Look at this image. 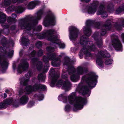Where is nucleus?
<instances>
[{
    "instance_id": "obj_1",
    "label": "nucleus",
    "mask_w": 124,
    "mask_h": 124,
    "mask_svg": "<svg viewBox=\"0 0 124 124\" xmlns=\"http://www.w3.org/2000/svg\"><path fill=\"white\" fill-rule=\"evenodd\" d=\"M98 76L96 75L94 73L90 72L85 75L83 76L82 80L88 85L82 86L79 85L77 90L82 93L83 95H87L88 96L90 95L91 91L90 90L88 87L90 89L94 87L96 85L97 82Z\"/></svg>"
},
{
    "instance_id": "obj_2",
    "label": "nucleus",
    "mask_w": 124,
    "mask_h": 124,
    "mask_svg": "<svg viewBox=\"0 0 124 124\" xmlns=\"http://www.w3.org/2000/svg\"><path fill=\"white\" fill-rule=\"evenodd\" d=\"M43 9H41L37 12V16L22 19L19 20V25L22 28L30 31L34 28L38 23V20L41 19L44 13Z\"/></svg>"
},
{
    "instance_id": "obj_3",
    "label": "nucleus",
    "mask_w": 124,
    "mask_h": 124,
    "mask_svg": "<svg viewBox=\"0 0 124 124\" xmlns=\"http://www.w3.org/2000/svg\"><path fill=\"white\" fill-rule=\"evenodd\" d=\"M68 99L69 103L70 104H73L75 102L73 108L74 111L81 110L83 108L84 105H86L87 103V99L86 98L80 97L77 98L75 93H72L69 96Z\"/></svg>"
},
{
    "instance_id": "obj_4",
    "label": "nucleus",
    "mask_w": 124,
    "mask_h": 124,
    "mask_svg": "<svg viewBox=\"0 0 124 124\" xmlns=\"http://www.w3.org/2000/svg\"><path fill=\"white\" fill-rule=\"evenodd\" d=\"M90 42L89 39L87 37L83 35L80 38V43L82 45L83 48L80 50L78 54V55L80 59L83 58L84 54L85 55V59H87L89 57H91L92 55L91 53L89 52L87 50L86 46H87L88 42Z\"/></svg>"
},
{
    "instance_id": "obj_5",
    "label": "nucleus",
    "mask_w": 124,
    "mask_h": 124,
    "mask_svg": "<svg viewBox=\"0 0 124 124\" xmlns=\"http://www.w3.org/2000/svg\"><path fill=\"white\" fill-rule=\"evenodd\" d=\"M96 28L97 29H101L100 34L101 36H104L108 31H109L111 29L112 26L111 21L109 19H108L106 21L105 23L102 26L100 22L94 23V24Z\"/></svg>"
},
{
    "instance_id": "obj_6",
    "label": "nucleus",
    "mask_w": 124,
    "mask_h": 124,
    "mask_svg": "<svg viewBox=\"0 0 124 124\" xmlns=\"http://www.w3.org/2000/svg\"><path fill=\"white\" fill-rule=\"evenodd\" d=\"M74 63V61L71 59L68 56L64 58L63 65L65 66L66 68L70 70L69 74H73L75 72V69L73 66Z\"/></svg>"
},
{
    "instance_id": "obj_7",
    "label": "nucleus",
    "mask_w": 124,
    "mask_h": 124,
    "mask_svg": "<svg viewBox=\"0 0 124 124\" xmlns=\"http://www.w3.org/2000/svg\"><path fill=\"white\" fill-rule=\"evenodd\" d=\"M55 17L54 15L52 13L50 14L47 15L44 18L43 24L46 27H48L50 25L54 26L55 25Z\"/></svg>"
},
{
    "instance_id": "obj_8",
    "label": "nucleus",
    "mask_w": 124,
    "mask_h": 124,
    "mask_svg": "<svg viewBox=\"0 0 124 124\" xmlns=\"http://www.w3.org/2000/svg\"><path fill=\"white\" fill-rule=\"evenodd\" d=\"M69 31L70 32L69 38L70 40H75L78 38L79 33V30L73 26L69 27Z\"/></svg>"
},
{
    "instance_id": "obj_9",
    "label": "nucleus",
    "mask_w": 124,
    "mask_h": 124,
    "mask_svg": "<svg viewBox=\"0 0 124 124\" xmlns=\"http://www.w3.org/2000/svg\"><path fill=\"white\" fill-rule=\"evenodd\" d=\"M86 27L83 29V32L85 35H83L88 38L91 35L92 32L90 27L94 25V22L92 20H89L86 21Z\"/></svg>"
},
{
    "instance_id": "obj_10",
    "label": "nucleus",
    "mask_w": 124,
    "mask_h": 124,
    "mask_svg": "<svg viewBox=\"0 0 124 124\" xmlns=\"http://www.w3.org/2000/svg\"><path fill=\"white\" fill-rule=\"evenodd\" d=\"M21 64L18 66L17 71L18 72L21 73L23 72L21 69L23 71H25L27 70L29 67V64L27 61V59H23L21 61Z\"/></svg>"
},
{
    "instance_id": "obj_11",
    "label": "nucleus",
    "mask_w": 124,
    "mask_h": 124,
    "mask_svg": "<svg viewBox=\"0 0 124 124\" xmlns=\"http://www.w3.org/2000/svg\"><path fill=\"white\" fill-rule=\"evenodd\" d=\"M112 45L116 50L118 51L122 50V45L118 37H116L112 39Z\"/></svg>"
},
{
    "instance_id": "obj_12",
    "label": "nucleus",
    "mask_w": 124,
    "mask_h": 124,
    "mask_svg": "<svg viewBox=\"0 0 124 124\" xmlns=\"http://www.w3.org/2000/svg\"><path fill=\"white\" fill-rule=\"evenodd\" d=\"M29 99L28 97L25 95L22 96L19 99V102L16 101L14 103V106L16 107H18L20 104L22 105H24L26 104L28 102Z\"/></svg>"
},
{
    "instance_id": "obj_13",
    "label": "nucleus",
    "mask_w": 124,
    "mask_h": 124,
    "mask_svg": "<svg viewBox=\"0 0 124 124\" xmlns=\"http://www.w3.org/2000/svg\"><path fill=\"white\" fill-rule=\"evenodd\" d=\"M105 8L103 4H101L99 7L98 11L97 12V15H102L103 18H106L108 16V15L105 10Z\"/></svg>"
},
{
    "instance_id": "obj_14",
    "label": "nucleus",
    "mask_w": 124,
    "mask_h": 124,
    "mask_svg": "<svg viewBox=\"0 0 124 124\" xmlns=\"http://www.w3.org/2000/svg\"><path fill=\"white\" fill-rule=\"evenodd\" d=\"M97 6L95 3H93L89 6L87 9V12L90 14H94L96 11Z\"/></svg>"
},
{
    "instance_id": "obj_15",
    "label": "nucleus",
    "mask_w": 124,
    "mask_h": 124,
    "mask_svg": "<svg viewBox=\"0 0 124 124\" xmlns=\"http://www.w3.org/2000/svg\"><path fill=\"white\" fill-rule=\"evenodd\" d=\"M24 8L21 5L17 7L14 6H11L10 9L11 11H15L17 14L22 13L24 11Z\"/></svg>"
},
{
    "instance_id": "obj_16",
    "label": "nucleus",
    "mask_w": 124,
    "mask_h": 124,
    "mask_svg": "<svg viewBox=\"0 0 124 124\" xmlns=\"http://www.w3.org/2000/svg\"><path fill=\"white\" fill-rule=\"evenodd\" d=\"M88 71V69L87 68L80 66L78 67L77 70V73L79 75H82L84 73H86Z\"/></svg>"
},
{
    "instance_id": "obj_17",
    "label": "nucleus",
    "mask_w": 124,
    "mask_h": 124,
    "mask_svg": "<svg viewBox=\"0 0 124 124\" xmlns=\"http://www.w3.org/2000/svg\"><path fill=\"white\" fill-rule=\"evenodd\" d=\"M53 32V29H49L47 30L44 34L38 35V36L40 39H42L45 37H47L48 40V38L50 36V35H51Z\"/></svg>"
},
{
    "instance_id": "obj_18",
    "label": "nucleus",
    "mask_w": 124,
    "mask_h": 124,
    "mask_svg": "<svg viewBox=\"0 0 124 124\" xmlns=\"http://www.w3.org/2000/svg\"><path fill=\"white\" fill-rule=\"evenodd\" d=\"M53 32L48 38V40L57 44L58 43H60V40L57 38L56 36L53 34H54V30H53Z\"/></svg>"
},
{
    "instance_id": "obj_19",
    "label": "nucleus",
    "mask_w": 124,
    "mask_h": 124,
    "mask_svg": "<svg viewBox=\"0 0 124 124\" xmlns=\"http://www.w3.org/2000/svg\"><path fill=\"white\" fill-rule=\"evenodd\" d=\"M94 39L97 41L96 44L97 46L99 48L101 47L103 45L102 39L101 38H98V36L95 34L93 35Z\"/></svg>"
},
{
    "instance_id": "obj_20",
    "label": "nucleus",
    "mask_w": 124,
    "mask_h": 124,
    "mask_svg": "<svg viewBox=\"0 0 124 124\" xmlns=\"http://www.w3.org/2000/svg\"><path fill=\"white\" fill-rule=\"evenodd\" d=\"M59 77V76L57 74H54L51 76L52 80L50 83V85L51 87H54V86Z\"/></svg>"
},
{
    "instance_id": "obj_21",
    "label": "nucleus",
    "mask_w": 124,
    "mask_h": 124,
    "mask_svg": "<svg viewBox=\"0 0 124 124\" xmlns=\"http://www.w3.org/2000/svg\"><path fill=\"white\" fill-rule=\"evenodd\" d=\"M71 86V84L70 81H63L62 88L64 89L65 91H67L69 90Z\"/></svg>"
},
{
    "instance_id": "obj_22",
    "label": "nucleus",
    "mask_w": 124,
    "mask_h": 124,
    "mask_svg": "<svg viewBox=\"0 0 124 124\" xmlns=\"http://www.w3.org/2000/svg\"><path fill=\"white\" fill-rule=\"evenodd\" d=\"M99 53L101 57L103 58H109L110 57L109 54L106 50L100 51Z\"/></svg>"
},
{
    "instance_id": "obj_23",
    "label": "nucleus",
    "mask_w": 124,
    "mask_h": 124,
    "mask_svg": "<svg viewBox=\"0 0 124 124\" xmlns=\"http://www.w3.org/2000/svg\"><path fill=\"white\" fill-rule=\"evenodd\" d=\"M1 65L2 69V71L5 72L8 68V63L6 61L4 60L1 63Z\"/></svg>"
},
{
    "instance_id": "obj_24",
    "label": "nucleus",
    "mask_w": 124,
    "mask_h": 124,
    "mask_svg": "<svg viewBox=\"0 0 124 124\" xmlns=\"http://www.w3.org/2000/svg\"><path fill=\"white\" fill-rule=\"evenodd\" d=\"M60 60L59 58L52 61L51 63L52 65L54 67H57L60 66Z\"/></svg>"
},
{
    "instance_id": "obj_25",
    "label": "nucleus",
    "mask_w": 124,
    "mask_h": 124,
    "mask_svg": "<svg viewBox=\"0 0 124 124\" xmlns=\"http://www.w3.org/2000/svg\"><path fill=\"white\" fill-rule=\"evenodd\" d=\"M6 20V15L2 12L0 11V23L5 22Z\"/></svg>"
},
{
    "instance_id": "obj_26",
    "label": "nucleus",
    "mask_w": 124,
    "mask_h": 124,
    "mask_svg": "<svg viewBox=\"0 0 124 124\" xmlns=\"http://www.w3.org/2000/svg\"><path fill=\"white\" fill-rule=\"evenodd\" d=\"M80 76L78 74H73L70 77L71 80L73 82H76L80 78Z\"/></svg>"
},
{
    "instance_id": "obj_27",
    "label": "nucleus",
    "mask_w": 124,
    "mask_h": 124,
    "mask_svg": "<svg viewBox=\"0 0 124 124\" xmlns=\"http://www.w3.org/2000/svg\"><path fill=\"white\" fill-rule=\"evenodd\" d=\"M58 98L59 101H62L64 103H66L67 101V96L65 95L64 94L59 95Z\"/></svg>"
},
{
    "instance_id": "obj_28",
    "label": "nucleus",
    "mask_w": 124,
    "mask_h": 124,
    "mask_svg": "<svg viewBox=\"0 0 124 124\" xmlns=\"http://www.w3.org/2000/svg\"><path fill=\"white\" fill-rule=\"evenodd\" d=\"M96 61L97 64L101 68H102L103 67V62L101 57L100 56H98Z\"/></svg>"
},
{
    "instance_id": "obj_29",
    "label": "nucleus",
    "mask_w": 124,
    "mask_h": 124,
    "mask_svg": "<svg viewBox=\"0 0 124 124\" xmlns=\"http://www.w3.org/2000/svg\"><path fill=\"white\" fill-rule=\"evenodd\" d=\"M25 90L28 94L34 92L32 90V86L31 85H29L26 86Z\"/></svg>"
},
{
    "instance_id": "obj_30",
    "label": "nucleus",
    "mask_w": 124,
    "mask_h": 124,
    "mask_svg": "<svg viewBox=\"0 0 124 124\" xmlns=\"http://www.w3.org/2000/svg\"><path fill=\"white\" fill-rule=\"evenodd\" d=\"M48 56L49 58V60L53 61L55 59H56L59 58H56V55L54 53H50L48 54Z\"/></svg>"
},
{
    "instance_id": "obj_31",
    "label": "nucleus",
    "mask_w": 124,
    "mask_h": 124,
    "mask_svg": "<svg viewBox=\"0 0 124 124\" xmlns=\"http://www.w3.org/2000/svg\"><path fill=\"white\" fill-rule=\"evenodd\" d=\"M12 102V100L11 99H10V98L7 99L4 101V103H3L5 105H4V107L3 108H4V109H5L6 108V104L8 105H9L10 104H11Z\"/></svg>"
},
{
    "instance_id": "obj_32",
    "label": "nucleus",
    "mask_w": 124,
    "mask_h": 124,
    "mask_svg": "<svg viewBox=\"0 0 124 124\" xmlns=\"http://www.w3.org/2000/svg\"><path fill=\"white\" fill-rule=\"evenodd\" d=\"M40 85V83H36L32 85V90L34 92H36L39 90V86Z\"/></svg>"
},
{
    "instance_id": "obj_33",
    "label": "nucleus",
    "mask_w": 124,
    "mask_h": 124,
    "mask_svg": "<svg viewBox=\"0 0 124 124\" xmlns=\"http://www.w3.org/2000/svg\"><path fill=\"white\" fill-rule=\"evenodd\" d=\"M124 11V5L122 6H119L117 8L116 11V14H118L121 13L123 11Z\"/></svg>"
},
{
    "instance_id": "obj_34",
    "label": "nucleus",
    "mask_w": 124,
    "mask_h": 124,
    "mask_svg": "<svg viewBox=\"0 0 124 124\" xmlns=\"http://www.w3.org/2000/svg\"><path fill=\"white\" fill-rule=\"evenodd\" d=\"M36 66L37 70L40 71L43 67V65L41 61H39L36 64Z\"/></svg>"
},
{
    "instance_id": "obj_35",
    "label": "nucleus",
    "mask_w": 124,
    "mask_h": 124,
    "mask_svg": "<svg viewBox=\"0 0 124 124\" xmlns=\"http://www.w3.org/2000/svg\"><path fill=\"white\" fill-rule=\"evenodd\" d=\"M38 78L39 82H42L45 81V76L42 73H40L38 75Z\"/></svg>"
},
{
    "instance_id": "obj_36",
    "label": "nucleus",
    "mask_w": 124,
    "mask_h": 124,
    "mask_svg": "<svg viewBox=\"0 0 124 124\" xmlns=\"http://www.w3.org/2000/svg\"><path fill=\"white\" fill-rule=\"evenodd\" d=\"M49 59L48 56L47 57L45 55L43 56V61L45 63V66H48L49 65Z\"/></svg>"
},
{
    "instance_id": "obj_37",
    "label": "nucleus",
    "mask_w": 124,
    "mask_h": 124,
    "mask_svg": "<svg viewBox=\"0 0 124 124\" xmlns=\"http://www.w3.org/2000/svg\"><path fill=\"white\" fill-rule=\"evenodd\" d=\"M7 21L10 24L12 23H15L16 21V19L13 18L11 17H8L7 19Z\"/></svg>"
},
{
    "instance_id": "obj_38",
    "label": "nucleus",
    "mask_w": 124,
    "mask_h": 124,
    "mask_svg": "<svg viewBox=\"0 0 124 124\" xmlns=\"http://www.w3.org/2000/svg\"><path fill=\"white\" fill-rule=\"evenodd\" d=\"M28 39L25 37L23 38L22 40V43L25 46H27L29 43V42L27 40Z\"/></svg>"
},
{
    "instance_id": "obj_39",
    "label": "nucleus",
    "mask_w": 124,
    "mask_h": 124,
    "mask_svg": "<svg viewBox=\"0 0 124 124\" xmlns=\"http://www.w3.org/2000/svg\"><path fill=\"white\" fill-rule=\"evenodd\" d=\"M35 4L33 2V1H32L30 2L28 5L27 7L29 9H32L35 7Z\"/></svg>"
},
{
    "instance_id": "obj_40",
    "label": "nucleus",
    "mask_w": 124,
    "mask_h": 124,
    "mask_svg": "<svg viewBox=\"0 0 124 124\" xmlns=\"http://www.w3.org/2000/svg\"><path fill=\"white\" fill-rule=\"evenodd\" d=\"M38 59L37 57H34L31 59V62L33 65H36L38 61Z\"/></svg>"
},
{
    "instance_id": "obj_41",
    "label": "nucleus",
    "mask_w": 124,
    "mask_h": 124,
    "mask_svg": "<svg viewBox=\"0 0 124 124\" xmlns=\"http://www.w3.org/2000/svg\"><path fill=\"white\" fill-rule=\"evenodd\" d=\"M114 9V7L113 4L112 3H110L108 5L107 9L110 12H111L113 11Z\"/></svg>"
},
{
    "instance_id": "obj_42",
    "label": "nucleus",
    "mask_w": 124,
    "mask_h": 124,
    "mask_svg": "<svg viewBox=\"0 0 124 124\" xmlns=\"http://www.w3.org/2000/svg\"><path fill=\"white\" fill-rule=\"evenodd\" d=\"M35 96L37 97L39 101H41L43 99L44 97V94H43L39 93L38 94H35Z\"/></svg>"
},
{
    "instance_id": "obj_43",
    "label": "nucleus",
    "mask_w": 124,
    "mask_h": 124,
    "mask_svg": "<svg viewBox=\"0 0 124 124\" xmlns=\"http://www.w3.org/2000/svg\"><path fill=\"white\" fill-rule=\"evenodd\" d=\"M29 80V79H24L23 80L21 81L20 84L23 85V86H26L28 85V83Z\"/></svg>"
},
{
    "instance_id": "obj_44",
    "label": "nucleus",
    "mask_w": 124,
    "mask_h": 124,
    "mask_svg": "<svg viewBox=\"0 0 124 124\" xmlns=\"http://www.w3.org/2000/svg\"><path fill=\"white\" fill-rule=\"evenodd\" d=\"M1 43L2 46L5 47L7 46L9 43L8 41L6 39H3L1 40Z\"/></svg>"
},
{
    "instance_id": "obj_45",
    "label": "nucleus",
    "mask_w": 124,
    "mask_h": 124,
    "mask_svg": "<svg viewBox=\"0 0 124 124\" xmlns=\"http://www.w3.org/2000/svg\"><path fill=\"white\" fill-rule=\"evenodd\" d=\"M46 50L49 53H53L54 51V47L51 46H48L46 48Z\"/></svg>"
},
{
    "instance_id": "obj_46",
    "label": "nucleus",
    "mask_w": 124,
    "mask_h": 124,
    "mask_svg": "<svg viewBox=\"0 0 124 124\" xmlns=\"http://www.w3.org/2000/svg\"><path fill=\"white\" fill-rule=\"evenodd\" d=\"M46 88V86L45 85L40 84L39 86V91H45Z\"/></svg>"
},
{
    "instance_id": "obj_47",
    "label": "nucleus",
    "mask_w": 124,
    "mask_h": 124,
    "mask_svg": "<svg viewBox=\"0 0 124 124\" xmlns=\"http://www.w3.org/2000/svg\"><path fill=\"white\" fill-rule=\"evenodd\" d=\"M63 81L62 79L59 80L56 84V86L58 87H60L63 85Z\"/></svg>"
},
{
    "instance_id": "obj_48",
    "label": "nucleus",
    "mask_w": 124,
    "mask_h": 124,
    "mask_svg": "<svg viewBox=\"0 0 124 124\" xmlns=\"http://www.w3.org/2000/svg\"><path fill=\"white\" fill-rule=\"evenodd\" d=\"M0 52L6 54L7 53V51L5 47L1 46L0 47Z\"/></svg>"
},
{
    "instance_id": "obj_49",
    "label": "nucleus",
    "mask_w": 124,
    "mask_h": 124,
    "mask_svg": "<svg viewBox=\"0 0 124 124\" xmlns=\"http://www.w3.org/2000/svg\"><path fill=\"white\" fill-rule=\"evenodd\" d=\"M113 61L111 59H108L105 61V64L107 65H109L112 63Z\"/></svg>"
},
{
    "instance_id": "obj_50",
    "label": "nucleus",
    "mask_w": 124,
    "mask_h": 124,
    "mask_svg": "<svg viewBox=\"0 0 124 124\" xmlns=\"http://www.w3.org/2000/svg\"><path fill=\"white\" fill-rule=\"evenodd\" d=\"M11 3V0H5L4 2V4L5 6H9Z\"/></svg>"
},
{
    "instance_id": "obj_51",
    "label": "nucleus",
    "mask_w": 124,
    "mask_h": 124,
    "mask_svg": "<svg viewBox=\"0 0 124 124\" xmlns=\"http://www.w3.org/2000/svg\"><path fill=\"white\" fill-rule=\"evenodd\" d=\"M36 26H35V27L33 28V29L34 30L37 31H40L42 29V26L41 25H39L36 28H35Z\"/></svg>"
},
{
    "instance_id": "obj_52",
    "label": "nucleus",
    "mask_w": 124,
    "mask_h": 124,
    "mask_svg": "<svg viewBox=\"0 0 124 124\" xmlns=\"http://www.w3.org/2000/svg\"><path fill=\"white\" fill-rule=\"evenodd\" d=\"M71 109V106L69 105H67L65 107V110L67 112H69L70 111Z\"/></svg>"
},
{
    "instance_id": "obj_53",
    "label": "nucleus",
    "mask_w": 124,
    "mask_h": 124,
    "mask_svg": "<svg viewBox=\"0 0 124 124\" xmlns=\"http://www.w3.org/2000/svg\"><path fill=\"white\" fill-rule=\"evenodd\" d=\"M36 46L39 48V47H41L42 46V45L41 42L39 41H38L35 44Z\"/></svg>"
},
{
    "instance_id": "obj_54",
    "label": "nucleus",
    "mask_w": 124,
    "mask_h": 124,
    "mask_svg": "<svg viewBox=\"0 0 124 124\" xmlns=\"http://www.w3.org/2000/svg\"><path fill=\"white\" fill-rule=\"evenodd\" d=\"M32 75V73L31 71H28L27 73L25 75V77L27 78H29Z\"/></svg>"
},
{
    "instance_id": "obj_55",
    "label": "nucleus",
    "mask_w": 124,
    "mask_h": 124,
    "mask_svg": "<svg viewBox=\"0 0 124 124\" xmlns=\"http://www.w3.org/2000/svg\"><path fill=\"white\" fill-rule=\"evenodd\" d=\"M35 102L33 101H31L29 102L27 107L28 108L31 107L34 104Z\"/></svg>"
},
{
    "instance_id": "obj_56",
    "label": "nucleus",
    "mask_w": 124,
    "mask_h": 124,
    "mask_svg": "<svg viewBox=\"0 0 124 124\" xmlns=\"http://www.w3.org/2000/svg\"><path fill=\"white\" fill-rule=\"evenodd\" d=\"M43 54V52L42 49H40L39 50L38 53L37 55L39 56H41Z\"/></svg>"
},
{
    "instance_id": "obj_57",
    "label": "nucleus",
    "mask_w": 124,
    "mask_h": 124,
    "mask_svg": "<svg viewBox=\"0 0 124 124\" xmlns=\"http://www.w3.org/2000/svg\"><path fill=\"white\" fill-rule=\"evenodd\" d=\"M57 44L61 48H63L65 47V45L64 43H61L60 42V43H58Z\"/></svg>"
},
{
    "instance_id": "obj_58",
    "label": "nucleus",
    "mask_w": 124,
    "mask_h": 124,
    "mask_svg": "<svg viewBox=\"0 0 124 124\" xmlns=\"http://www.w3.org/2000/svg\"><path fill=\"white\" fill-rule=\"evenodd\" d=\"M14 51L13 50H10L9 52L8 53V56H12L13 54Z\"/></svg>"
},
{
    "instance_id": "obj_59",
    "label": "nucleus",
    "mask_w": 124,
    "mask_h": 124,
    "mask_svg": "<svg viewBox=\"0 0 124 124\" xmlns=\"http://www.w3.org/2000/svg\"><path fill=\"white\" fill-rule=\"evenodd\" d=\"M115 28L117 29V30H121V25L119 24H116L115 25Z\"/></svg>"
},
{
    "instance_id": "obj_60",
    "label": "nucleus",
    "mask_w": 124,
    "mask_h": 124,
    "mask_svg": "<svg viewBox=\"0 0 124 124\" xmlns=\"http://www.w3.org/2000/svg\"><path fill=\"white\" fill-rule=\"evenodd\" d=\"M36 52L35 50H33L30 53V54L32 57H34L36 55Z\"/></svg>"
},
{
    "instance_id": "obj_61",
    "label": "nucleus",
    "mask_w": 124,
    "mask_h": 124,
    "mask_svg": "<svg viewBox=\"0 0 124 124\" xmlns=\"http://www.w3.org/2000/svg\"><path fill=\"white\" fill-rule=\"evenodd\" d=\"M49 65L48 66H46L45 65V67H46V68H45L43 69V72H46L48 71L49 69Z\"/></svg>"
},
{
    "instance_id": "obj_62",
    "label": "nucleus",
    "mask_w": 124,
    "mask_h": 124,
    "mask_svg": "<svg viewBox=\"0 0 124 124\" xmlns=\"http://www.w3.org/2000/svg\"><path fill=\"white\" fill-rule=\"evenodd\" d=\"M1 25L3 27V28L5 29H8L9 27V25L8 24H1Z\"/></svg>"
},
{
    "instance_id": "obj_63",
    "label": "nucleus",
    "mask_w": 124,
    "mask_h": 124,
    "mask_svg": "<svg viewBox=\"0 0 124 124\" xmlns=\"http://www.w3.org/2000/svg\"><path fill=\"white\" fill-rule=\"evenodd\" d=\"M16 26L15 25H13L11 26L10 29L12 30H15L16 28Z\"/></svg>"
},
{
    "instance_id": "obj_64",
    "label": "nucleus",
    "mask_w": 124,
    "mask_h": 124,
    "mask_svg": "<svg viewBox=\"0 0 124 124\" xmlns=\"http://www.w3.org/2000/svg\"><path fill=\"white\" fill-rule=\"evenodd\" d=\"M5 104L2 102L0 103V110L2 109L4 107Z\"/></svg>"
}]
</instances>
